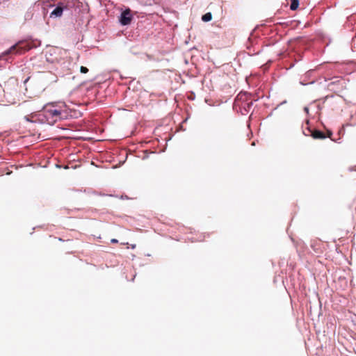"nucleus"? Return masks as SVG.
<instances>
[{"label":"nucleus","mask_w":356,"mask_h":356,"mask_svg":"<svg viewBox=\"0 0 356 356\" xmlns=\"http://www.w3.org/2000/svg\"><path fill=\"white\" fill-rule=\"evenodd\" d=\"M43 112L49 124H54L58 120L61 118V111L54 108V106L49 108L44 107Z\"/></svg>","instance_id":"nucleus-1"},{"label":"nucleus","mask_w":356,"mask_h":356,"mask_svg":"<svg viewBox=\"0 0 356 356\" xmlns=\"http://www.w3.org/2000/svg\"><path fill=\"white\" fill-rule=\"evenodd\" d=\"M32 48L31 44L27 40H22L13 45L8 51V54L15 51L17 54H22L30 50Z\"/></svg>","instance_id":"nucleus-2"},{"label":"nucleus","mask_w":356,"mask_h":356,"mask_svg":"<svg viewBox=\"0 0 356 356\" xmlns=\"http://www.w3.org/2000/svg\"><path fill=\"white\" fill-rule=\"evenodd\" d=\"M67 6L63 3H59L56 8L51 13L50 17L54 18L60 17L62 16L63 10L67 9Z\"/></svg>","instance_id":"nucleus-3"},{"label":"nucleus","mask_w":356,"mask_h":356,"mask_svg":"<svg viewBox=\"0 0 356 356\" xmlns=\"http://www.w3.org/2000/svg\"><path fill=\"white\" fill-rule=\"evenodd\" d=\"M131 19L132 16L131 14V11L129 9H127L124 12H122L120 22L122 25H128L131 23Z\"/></svg>","instance_id":"nucleus-4"},{"label":"nucleus","mask_w":356,"mask_h":356,"mask_svg":"<svg viewBox=\"0 0 356 356\" xmlns=\"http://www.w3.org/2000/svg\"><path fill=\"white\" fill-rule=\"evenodd\" d=\"M311 136L314 139H324L326 138L325 134L323 131L318 130H314L312 132Z\"/></svg>","instance_id":"nucleus-5"},{"label":"nucleus","mask_w":356,"mask_h":356,"mask_svg":"<svg viewBox=\"0 0 356 356\" xmlns=\"http://www.w3.org/2000/svg\"><path fill=\"white\" fill-rule=\"evenodd\" d=\"M248 96V95L246 93H239L237 95L236 101L237 103H239V102H241V101L247 100Z\"/></svg>","instance_id":"nucleus-6"},{"label":"nucleus","mask_w":356,"mask_h":356,"mask_svg":"<svg viewBox=\"0 0 356 356\" xmlns=\"http://www.w3.org/2000/svg\"><path fill=\"white\" fill-rule=\"evenodd\" d=\"M299 5V0H291L290 8L292 10H295L298 8Z\"/></svg>","instance_id":"nucleus-7"},{"label":"nucleus","mask_w":356,"mask_h":356,"mask_svg":"<svg viewBox=\"0 0 356 356\" xmlns=\"http://www.w3.org/2000/svg\"><path fill=\"white\" fill-rule=\"evenodd\" d=\"M211 19H212V15L211 13H207L203 15L202 17V21L206 22L211 21Z\"/></svg>","instance_id":"nucleus-8"},{"label":"nucleus","mask_w":356,"mask_h":356,"mask_svg":"<svg viewBox=\"0 0 356 356\" xmlns=\"http://www.w3.org/2000/svg\"><path fill=\"white\" fill-rule=\"evenodd\" d=\"M314 130L311 129L309 127H307L304 130H303V134L305 135V136H312V132Z\"/></svg>","instance_id":"nucleus-9"},{"label":"nucleus","mask_w":356,"mask_h":356,"mask_svg":"<svg viewBox=\"0 0 356 356\" xmlns=\"http://www.w3.org/2000/svg\"><path fill=\"white\" fill-rule=\"evenodd\" d=\"M80 72L81 73L86 74V73H87L88 72V69L86 67L81 66L80 67Z\"/></svg>","instance_id":"nucleus-10"},{"label":"nucleus","mask_w":356,"mask_h":356,"mask_svg":"<svg viewBox=\"0 0 356 356\" xmlns=\"http://www.w3.org/2000/svg\"><path fill=\"white\" fill-rule=\"evenodd\" d=\"M250 104H252V102H251L250 103H245V102L243 103H243H242V104H241V106H242L245 107L246 105H247V106H250Z\"/></svg>","instance_id":"nucleus-11"},{"label":"nucleus","mask_w":356,"mask_h":356,"mask_svg":"<svg viewBox=\"0 0 356 356\" xmlns=\"http://www.w3.org/2000/svg\"><path fill=\"white\" fill-rule=\"evenodd\" d=\"M111 243H118V240H117V239L113 238V239H112V240H111Z\"/></svg>","instance_id":"nucleus-12"},{"label":"nucleus","mask_w":356,"mask_h":356,"mask_svg":"<svg viewBox=\"0 0 356 356\" xmlns=\"http://www.w3.org/2000/svg\"><path fill=\"white\" fill-rule=\"evenodd\" d=\"M331 135H332V132L329 131V132H328V137H330V136H331Z\"/></svg>","instance_id":"nucleus-13"},{"label":"nucleus","mask_w":356,"mask_h":356,"mask_svg":"<svg viewBox=\"0 0 356 356\" xmlns=\"http://www.w3.org/2000/svg\"><path fill=\"white\" fill-rule=\"evenodd\" d=\"M58 241H63V240L61 238H58Z\"/></svg>","instance_id":"nucleus-14"}]
</instances>
